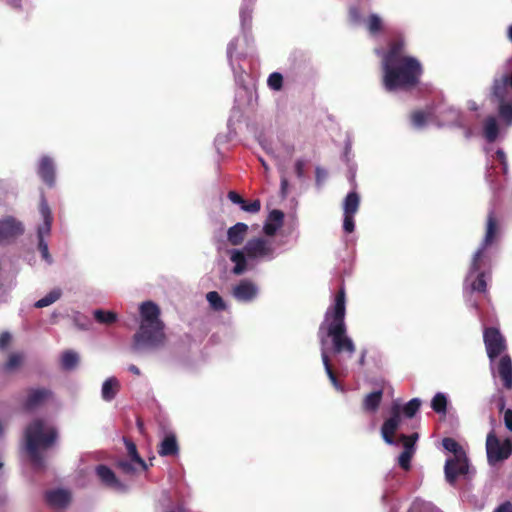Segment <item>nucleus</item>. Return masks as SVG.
<instances>
[{
  "instance_id": "nucleus-43",
  "label": "nucleus",
  "mask_w": 512,
  "mask_h": 512,
  "mask_svg": "<svg viewBox=\"0 0 512 512\" xmlns=\"http://www.w3.org/2000/svg\"><path fill=\"white\" fill-rule=\"evenodd\" d=\"M415 453H410L408 451H402V453L398 457L399 466L405 470L409 471L411 468V460Z\"/></svg>"
},
{
  "instance_id": "nucleus-52",
  "label": "nucleus",
  "mask_w": 512,
  "mask_h": 512,
  "mask_svg": "<svg viewBox=\"0 0 512 512\" xmlns=\"http://www.w3.org/2000/svg\"><path fill=\"white\" fill-rule=\"evenodd\" d=\"M228 198L231 202H233L234 204H238V205H242V204H245V200L243 199V197L241 195H239L237 192L235 191H230L228 192Z\"/></svg>"
},
{
  "instance_id": "nucleus-4",
  "label": "nucleus",
  "mask_w": 512,
  "mask_h": 512,
  "mask_svg": "<svg viewBox=\"0 0 512 512\" xmlns=\"http://www.w3.org/2000/svg\"><path fill=\"white\" fill-rule=\"evenodd\" d=\"M56 428L46 426L43 419H34L25 430L26 450L29 458L37 469L44 468V457L40 450L50 448L56 442Z\"/></svg>"
},
{
  "instance_id": "nucleus-16",
  "label": "nucleus",
  "mask_w": 512,
  "mask_h": 512,
  "mask_svg": "<svg viewBox=\"0 0 512 512\" xmlns=\"http://www.w3.org/2000/svg\"><path fill=\"white\" fill-rule=\"evenodd\" d=\"M38 175L49 187L55 184V165L49 156H43L38 165Z\"/></svg>"
},
{
  "instance_id": "nucleus-6",
  "label": "nucleus",
  "mask_w": 512,
  "mask_h": 512,
  "mask_svg": "<svg viewBox=\"0 0 512 512\" xmlns=\"http://www.w3.org/2000/svg\"><path fill=\"white\" fill-rule=\"evenodd\" d=\"M487 458L490 464L506 460L512 454V441L507 438L501 442L491 431L486 439Z\"/></svg>"
},
{
  "instance_id": "nucleus-32",
  "label": "nucleus",
  "mask_w": 512,
  "mask_h": 512,
  "mask_svg": "<svg viewBox=\"0 0 512 512\" xmlns=\"http://www.w3.org/2000/svg\"><path fill=\"white\" fill-rule=\"evenodd\" d=\"M79 362L78 354L74 351L67 350L62 354L61 365L65 370L74 369Z\"/></svg>"
},
{
  "instance_id": "nucleus-56",
  "label": "nucleus",
  "mask_w": 512,
  "mask_h": 512,
  "mask_svg": "<svg viewBox=\"0 0 512 512\" xmlns=\"http://www.w3.org/2000/svg\"><path fill=\"white\" fill-rule=\"evenodd\" d=\"M288 179L285 176L281 177V185H280V193L283 198H285L288 194Z\"/></svg>"
},
{
  "instance_id": "nucleus-17",
  "label": "nucleus",
  "mask_w": 512,
  "mask_h": 512,
  "mask_svg": "<svg viewBox=\"0 0 512 512\" xmlns=\"http://www.w3.org/2000/svg\"><path fill=\"white\" fill-rule=\"evenodd\" d=\"M39 209H40L41 216L43 218V223L41 225H39V227L37 229V238H38V240L39 239L45 240V237L49 236L51 233L53 217H52L50 207L45 200L41 201Z\"/></svg>"
},
{
  "instance_id": "nucleus-45",
  "label": "nucleus",
  "mask_w": 512,
  "mask_h": 512,
  "mask_svg": "<svg viewBox=\"0 0 512 512\" xmlns=\"http://www.w3.org/2000/svg\"><path fill=\"white\" fill-rule=\"evenodd\" d=\"M38 250L42 256V258L47 262V263H52V257L49 253V249H48V244L47 242L44 240V239H39L38 240Z\"/></svg>"
},
{
  "instance_id": "nucleus-22",
  "label": "nucleus",
  "mask_w": 512,
  "mask_h": 512,
  "mask_svg": "<svg viewBox=\"0 0 512 512\" xmlns=\"http://www.w3.org/2000/svg\"><path fill=\"white\" fill-rule=\"evenodd\" d=\"M383 398V390L373 391L367 394L362 402V408L365 412L374 413L378 410Z\"/></svg>"
},
{
  "instance_id": "nucleus-41",
  "label": "nucleus",
  "mask_w": 512,
  "mask_h": 512,
  "mask_svg": "<svg viewBox=\"0 0 512 512\" xmlns=\"http://www.w3.org/2000/svg\"><path fill=\"white\" fill-rule=\"evenodd\" d=\"M23 357L19 353H12L9 355L7 362L5 363L3 369L6 372H10L18 368L22 363Z\"/></svg>"
},
{
  "instance_id": "nucleus-2",
  "label": "nucleus",
  "mask_w": 512,
  "mask_h": 512,
  "mask_svg": "<svg viewBox=\"0 0 512 512\" xmlns=\"http://www.w3.org/2000/svg\"><path fill=\"white\" fill-rule=\"evenodd\" d=\"M141 323L139 330L133 336V351L143 348L156 349L164 346L166 336L164 323L160 320V309L152 301L140 305Z\"/></svg>"
},
{
  "instance_id": "nucleus-18",
  "label": "nucleus",
  "mask_w": 512,
  "mask_h": 512,
  "mask_svg": "<svg viewBox=\"0 0 512 512\" xmlns=\"http://www.w3.org/2000/svg\"><path fill=\"white\" fill-rule=\"evenodd\" d=\"M158 454L162 457L177 456L179 454V444L174 433L165 435L158 445Z\"/></svg>"
},
{
  "instance_id": "nucleus-34",
  "label": "nucleus",
  "mask_w": 512,
  "mask_h": 512,
  "mask_svg": "<svg viewBox=\"0 0 512 512\" xmlns=\"http://www.w3.org/2000/svg\"><path fill=\"white\" fill-rule=\"evenodd\" d=\"M506 86H510L512 88V72L509 75H505L501 82H495L493 93L498 99L504 98Z\"/></svg>"
},
{
  "instance_id": "nucleus-3",
  "label": "nucleus",
  "mask_w": 512,
  "mask_h": 512,
  "mask_svg": "<svg viewBox=\"0 0 512 512\" xmlns=\"http://www.w3.org/2000/svg\"><path fill=\"white\" fill-rule=\"evenodd\" d=\"M383 86L387 91L409 90L417 86L423 73L421 63L416 58L382 64Z\"/></svg>"
},
{
  "instance_id": "nucleus-50",
  "label": "nucleus",
  "mask_w": 512,
  "mask_h": 512,
  "mask_svg": "<svg viewBox=\"0 0 512 512\" xmlns=\"http://www.w3.org/2000/svg\"><path fill=\"white\" fill-rule=\"evenodd\" d=\"M343 229L346 233H352L354 231V215L344 214Z\"/></svg>"
},
{
  "instance_id": "nucleus-54",
  "label": "nucleus",
  "mask_w": 512,
  "mask_h": 512,
  "mask_svg": "<svg viewBox=\"0 0 512 512\" xmlns=\"http://www.w3.org/2000/svg\"><path fill=\"white\" fill-rule=\"evenodd\" d=\"M304 167H305V162L301 159L297 160L296 163H295V173L297 175L298 178H303L304 177Z\"/></svg>"
},
{
  "instance_id": "nucleus-5",
  "label": "nucleus",
  "mask_w": 512,
  "mask_h": 512,
  "mask_svg": "<svg viewBox=\"0 0 512 512\" xmlns=\"http://www.w3.org/2000/svg\"><path fill=\"white\" fill-rule=\"evenodd\" d=\"M444 474L446 481L454 486L459 477L471 479L475 474V470L470 467L469 459L464 457H449L444 465Z\"/></svg>"
},
{
  "instance_id": "nucleus-27",
  "label": "nucleus",
  "mask_w": 512,
  "mask_h": 512,
  "mask_svg": "<svg viewBox=\"0 0 512 512\" xmlns=\"http://www.w3.org/2000/svg\"><path fill=\"white\" fill-rule=\"evenodd\" d=\"M442 445L445 450L451 452L453 455L451 457H464L467 456L463 447L453 438L446 437L442 440Z\"/></svg>"
},
{
  "instance_id": "nucleus-9",
  "label": "nucleus",
  "mask_w": 512,
  "mask_h": 512,
  "mask_svg": "<svg viewBox=\"0 0 512 512\" xmlns=\"http://www.w3.org/2000/svg\"><path fill=\"white\" fill-rule=\"evenodd\" d=\"M390 417L386 419L381 427V435L383 440L389 445H396L395 433L401 423V407L393 404L390 410Z\"/></svg>"
},
{
  "instance_id": "nucleus-36",
  "label": "nucleus",
  "mask_w": 512,
  "mask_h": 512,
  "mask_svg": "<svg viewBox=\"0 0 512 512\" xmlns=\"http://www.w3.org/2000/svg\"><path fill=\"white\" fill-rule=\"evenodd\" d=\"M418 438H419L418 433H413L411 435L401 434L398 437V440L403 444V447H404L403 451L415 453V451H416L415 444H416Z\"/></svg>"
},
{
  "instance_id": "nucleus-13",
  "label": "nucleus",
  "mask_w": 512,
  "mask_h": 512,
  "mask_svg": "<svg viewBox=\"0 0 512 512\" xmlns=\"http://www.w3.org/2000/svg\"><path fill=\"white\" fill-rule=\"evenodd\" d=\"M405 41L399 36L392 39L388 44V50L383 53L382 64L401 61L404 58H413L405 54Z\"/></svg>"
},
{
  "instance_id": "nucleus-61",
  "label": "nucleus",
  "mask_w": 512,
  "mask_h": 512,
  "mask_svg": "<svg viewBox=\"0 0 512 512\" xmlns=\"http://www.w3.org/2000/svg\"><path fill=\"white\" fill-rule=\"evenodd\" d=\"M508 36H509V39L512 41V25L509 27Z\"/></svg>"
},
{
  "instance_id": "nucleus-55",
  "label": "nucleus",
  "mask_w": 512,
  "mask_h": 512,
  "mask_svg": "<svg viewBox=\"0 0 512 512\" xmlns=\"http://www.w3.org/2000/svg\"><path fill=\"white\" fill-rule=\"evenodd\" d=\"M504 424L509 431H512V410L507 409L504 412Z\"/></svg>"
},
{
  "instance_id": "nucleus-42",
  "label": "nucleus",
  "mask_w": 512,
  "mask_h": 512,
  "mask_svg": "<svg viewBox=\"0 0 512 512\" xmlns=\"http://www.w3.org/2000/svg\"><path fill=\"white\" fill-rule=\"evenodd\" d=\"M267 83L271 89L278 91L283 86V76L278 72H274L269 75Z\"/></svg>"
},
{
  "instance_id": "nucleus-8",
  "label": "nucleus",
  "mask_w": 512,
  "mask_h": 512,
  "mask_svg": "<svg viewBox=\"0 0 512 512\" xmlns=\"http://www.w3.org/2000/svg\"><path fill=\"white\" fill-rule=\"evenodd\" d=\"M483 339L487 355L491 360L497 358L506 349L505 339L497 328H486Z\"/></svg>"
},
{
  "instance_id": "nucleus-39",
  "label": "nucleus",
  "mask_w": 512,
  "mask_h": 512,
  "mask_svg": "<svg viewBox=\"0 0 512 512\" xmlns=\"http://www.w3.org/2000/svg\"><path fill=\"white\" fill-rule=\"evenodd\" d=\"M500 100L499 105V116L507 123L512 124V104L504 102L503 99Z\"/></svg>"
},
{
  "instance_id": "nucleus-47",
  "label": "nucleus",
  "mask_w": 512,
  "mask_h": 512,
  "mask_svg": "<svg viewBox=\"0 0 512 512\" xmlns=\"http://www.w3.org/2000/svg\"><path fill=\"white\" fill-rule=\"evenodd\" d=\"M241 209L243 211H246V212H249V213H257L260 211L261 209V202L260 200L256 199V200H253L252 202L248 203L246 200H245V204H242L241 205Z\"/></svg>"
},
{
  "instance_id": "nucleus-19",
  "label": "nucleus",
  "mask_w": 512,
  "mask_h": 512,
  "mask_svg": "<svg viewBox=\"0 0 512 512\" xmlns=\"http://www.w3.org/2000/svg\"><path fill=\"white\" fill-rule=\"evenodd\" d=\"M497 370L503 386L512 389V360L510 356L504 355L500 358Z\"/></svg>"
},
{
  "instance_id": "nucleus-31",
  "label": "nucleus",
  "mask_w": 512,
  "mask_h": 512,
  "mask_svg": "<svg viewBox=\"0 0 512 512\" xmlns=\"http://www.w3.org/2000/svg\"><path fill=\"white\" fill-rule=\"evenodd\" d=\"M94 318L98 323L110 325L117 320V314L112 311L97 309L93 312Z\"/></svg>"
},
{
  "instance_id": "nucleus-40",
  "label": "nucleus",
  "mask_w": 512,
  "mask_h": 512,
  "mask_svg": "<svg viewBox=\"0 0 512 512\" xmlns=\"http://www.w3.org/2000/svg\"><path fill=\"white\" fill-rule=\"evenodd\" d=\"M429 114L422 110H415L411 113V123L416 128H422L426 125Z\"/></svg>"
},
{
  "instance_id": "nucleus-28",
  "label": "nucleus",
  "mask_w": 512,
  "mask_h": 512,
  "mask_svg": "<svg viewBox=\"0 0 512 512\" xmlns=\"http://www.w3.org/2000/svg\"><path fill=\"white\" fill-rule=\"evenodd\" d=\"M499 134L498 124L494 117H488L484 123V136L488 142H494Z\"/></svg>"
},
{
  "instance_id": "nucleus-33",
  "label": "nucleus",
  "mask_w": 512,
  "mask_h": 512,
  "mask_svg": "<svg viewBox=\"0 0 512 512\" xmlns=\"http://www.w3.org/2000/svg\"><path fill=\"white\" fill-rule=\"evenodd\" d=\"M206 299L210 306L216 311H223L226 309V303L216 291H210L206 294Z\"/></svg>"
},
{
  "instance_id": "nucleus-46",
  "label": "nucleus",
  "mask_w": 512,
  "mask_h": 512,
  "mask_svg": "<svg viewBox=\"0 0 512 512\" xmlns=\"http://www.w3.org/2000/svg\"><path fill=\"white\" fill-rule=\"evenodd\" d=\"M487 284L484 278V274L480 273L472 283V289L477 292H485Z\"/></svg>"
},
{
  "instance_id": "nucleus-48",
  "label": "nucleus",
  "mask_w": 512,
  "mask_h": 512,
  "mask_svg": "<svg viewBox=\"0 0 512 512\" xmlns=\"http://www.w3.org/2000/svg\"><path fill=\"white\" fill-rule=\"evenodd\" d=\"M487 247L481 245V247L475 252L473 261H472V269L474 271H478L481 267V261L484 255V251Z\"/></svg>"
},
{
  "instance_id": "nucleus-25",
  "label": "nucleus",
  "mask_w": 512,
  "mask_h": 512,
  "mask_svg": "<svg viewBox=\"0 0 512 512\" xmlns=\"http://www.w3.org/2000/svg\"><path fill=\"white\" fill-rule=\"evenodd\" d=\"M246 254L243 251L236 250L231 255V261L235 263V266L232 270V272L235 275H241L245 272L247 269V261L245 258Z\"/></svg>"
},
{
  "instance_id": "nucleus-1",
  "label": "nucleus",
  "mask_w": 512,
  "mask_h": 512,
  "mask_svg": "<svg viewBox=\"0 0 512 512\" xmlns=\"http://www.w3.org/2000/svg\"><path fill=\"white\" fill-rule=\"evenodd\" d=\"M345 303V290L340 288L335 295L334 304L325 312L324 320L318 329V337L322 345L326 343L327 338L331 339L334 354H346L351 357L356 351V346L347 335Z\"/></svg>"
},
{
  "instance_id": "nucleus-30",
  "label": "nucleus",
  "mask_w": 512,
  "mask_h": 512,
  "mask_svg": "<svg viewBox=\"0 0 512 512\" xmlns=\"http://www.w3.org/2000/svg\"><path fill=\"white\" fill-rule=\"evenodd\" d=\"M448 400L444 393L438 392L431 401V408L437 414L445 415L447 413Z\"/></svg>"
},
{
  "instance_id": "nucleus-7",
  "label": "nucleus",
  "mask_w": 512,
  "mask_h": 512,
  "mask_svg": "<svg viewBox=\"0 0 512 512\" xmlns=\"http://www.w3.org/2000/svg\"><path fill=\"white\" fill-rule=\"evenodd\" d=\"M244 252L250 259L271 260L274 257V247L272 243L263 238H252L244 246Z\"/></svg>"
},
{
  "instance_id": "nucleus-10",
  "label": "nucleus",
  "mask_w": 512,
  "mask_h": 512,
  "mask_svg": "<svg viewBox=\"0 0 512 512\" xmlns=\"http://www.w3.org/2000/svg\"><path fill=\"white\" fill-rule=\"evenodd\" d=\"M25 232L21 221L13 216H5L0 219V242H13Z\"/></svg>"
},
{
  "instance_id": "nucleus-20",
  "label": "nucleus",
  "mask_w": 512,
  "mask_h": 512,
  "mask_svg": "<svg viewBox=\"0 0 512 512\" xmlns=\"http://www.w3.org/2000/svg\"><path fill=\"white\" fill-rule=\"evenodd\" d=\"M498 220L495 212L491 210L487 215L486 232L482 242L484 247L491 245L498 234Z\"/></svg>"
},
{
  "instance_id": "nucleus-29",
  "label": "nucleus",
  "mask_w": 512,
  "mask_h": 512,
  "mask_svg": "<svg viewBox=\"0 0 512 512\" xmlns=\"http://www.w3.org/2000/svg\"><path fill=\"white\" fill-rule=\"evenodd\" d=\"M124 441H125L128 456L130 457L131 461L139 464L140 467L142 468V470H147L148 466H147L146 462L143 460V458H141V456L138 454L137 447H136L135 443L129 439H124Z\"/></svg>"
},
{
  "instance_id": "nucleus-37",
  "label": "nucleus",
  "mask_w": 512,
  "mask_h": 512,
  "mask_svg": "<svg viewBox=\"0 0 512 512\" xmlns=\"http://www.w3.org/2000/svg\"><path fill=\"white\" fill-rule=\"evenodd\" d=\"M60 297H61V290L54 289V290L50 291L46 296L39 299L35 303V307H37V308L47 307V306L53 304L54 302H56Z\"/></svg>"
},
{
  "instance_id": "nucleus-38",
  "label": "nucleus",
  "mask_w": 512,
  "mask_h": 512,
  "mask_svg": "<svg viewBox=\"0 0 512 512\" xmlns=\"http://www.w3.org/2000/svg\"><path fill=\"white\" fill-rule=\"evenodd\" d=\"M367 29L372 35H376L383 29V23L381 18L376 14H371L366 22Z\"/></svg>"
},
{
  "instance_id": "nucleus-53",
  "label": "nucleus",
  "mask_w": 512,
  "mask_h": 512,
  "mask_svg": "<svg viewBox=\"0 0 512 512\" xmlns=\"http://www.w3.org/2000/svg\"><path fill=\"white\" fill-rule=\"evenodd\" d=\"M11 342V335L8 332H2L0 334V350L5 349Z\"/></svg>"
},
{
  "instance_id": "nucleus-24",
  "label": "nucleus",
  "mask_w": 512,
  "mask_h": 512,
  "mask_svg": "<svg viewBox=\"0 0 512 512\" xmlns=\"http://www.w3.org/2000/svg\"><path fill=\"white\" fill-rule=\"evenodd\" d=\"M321 357H322V362H323L326 374H327L331 384L334 386L335 389L342 391L343 387H342L341 383L339 382V380L336 376V373L333 370L332 364H331L330 359L325 350H322Z\"/></svg>"
},
{
  "instance_id": "nucleus-21",
  "label": "nucleus",
  "mask_w": 512,
  "mask_h": 512,
  "mask_svg": "<svg viewBox=\"0 0 512 512\" xmlns=\"http://www.w3.org/2000/svg\"><path fill=\"white\" fill-rule=\"evenodd\" d=\"M248 232V226L245 223L238 222L227 231V240L233 246L243 243Z\"/></svg>"
},
{
  "instance_id": "nucleus-44",
  "label": "nucleus",
  "mask_w": 512,
  "mask_h": 512,
  "mask_svg": "<svg viewBox=\"0 0 512 512\" xmlns=\"http://www.w3.org/2000/svg\"><path fill=\"white\" fill-rule=\"evenodd\" d=\"M268 221L275 223V226L282 227L284 221V213L281 210L274 209L268 215Z\"/></svg>"
},
{
  "instance_id": "nucleus-26",
  "label": "nucleus",
  "mask_w": 512,
  "mask_h": 512,
  "mask_svg": "<svg viewBox=\"0 0 512 512\" xmlns=\"http://www.w3.org/2000/svg\"><path fill=\"white\" fill-rule=\"evenodd\" d=\"M359 204V195L356 192L348 193L344 200V214L355 215L359 209Z\"/></svg>"
},
{
  "instance_id": "nucleus-59",
  "label": "nucleus",
  "mask_w": 512,
  "mask_h": 512,
  "mask_svg": "<svg viewBox=\"0 0 512 512\" xmlns=\"http://www.w3.org/2000/svg\"><path fill=\"white\" fill-rule=\"evenodd\" d=\"M366 354H367V351L366 350H362L361 351V355L359 357V360H358V364L363 367L366 363Z\"/></svg>"
},
{
  "instance_id": "nucleus-14",
  "label": "nucleus",
  "mask_w": 512,
  "mask_h": 512,
  "mask_svg": "<svg viewBox=\"0 0 512 512\" xmlns=\"http://www.w3.org/2000/svg\"><path fill=\"white\" fill-rule=\"evenodd\" d=\"M44 498L51 508L63 509L71 502V493L66 489H52L45 492Z\"/></svg>"
},
{
  "instance_id": "nucleus-49",
  "label": "nucleus",
  "mask_w": 512,
  "mask_h": 512,
  "mask_svg": "<svg viewBox=\"0 0 512 512\" xmlns=\"http://www.w3.org/2000/svg\"><path fill=\"white\" fill-rule=\"evenodd\" d=\"M116 465L124 474L133 475L136 472L133 464L127 460H120Z\"/></svg>"
},
{
  "instance_id": "nucleus-15",
  "label": "nucleus",
  "mask_w": 512,
  "mask_h": 512,
  "mask_svg": "<svg viewBox=\"0 0 512 512\" xmlns=\"http://www.w3.org/2000/svg\"><path fill=\"white\" fill-rule=\"evenodd\" d=\"M258 293L257 286L250 280H241L236 286L233 287L232 295L240 302L252 301Z\"/></svg>"
},
{
  "instance_id": "nucleus-57",
  "label": "nucleus",
  "mask_w": 512,
  "mask_h": 512,
  "mask_svg": "<svg viewBox=\"0 0 512 512\" xmlns=\"http://www.w3.org/2000/svg\"><path fill=\"white\" fill-rule=\"evenodd\" d=\"M495 157L504 166V170H506L507 160H506V155H505L504 151L502 149H498L495 152Z\"/></svg>"
},
{
  "instance_id": "nucleus-35",
  "label": "nucleus",
  "mask_w": 512,
  "mask_h": 512,
  "mask_svg": "<svg viewBox=\"0 0 512 512\" xmlns=\"http://www.w3.org/2000/svg\"><path fill=\"white\" fill-rule=\"evenodd\" d=\"M421 404L422 401L419 398H413L403 406L401 412L404 414L405 417L413 418L419 411Z\"/></svg>"
},
{
  "instance_id": "nucleus-58",
  "label": "nucleus",
  "mask_w": 512,
  "mask_h": 512,
  "mask_svg": "<svg viewBox=\"0 0 512 512\" xmlns=\"http://www.w3.org/2000/svg\"><path fill=\"white\" fill-rule=\"evenodd\" d=\"M494 512H512V503L510 501H506L500 504Z\"/></svg>"
},
{
  "instance_id": "nucleus-60",
  "label": "nucleus",
  "mask_w": 512,
  "mask_h": 512,
  "mask_svg": "<svg viewBox=\"0 0 512 512\" xmlns=\"http://www.w3.org/2000/svg\"><path fill=\"white\" fill-rule=\"evenodd\" d=\"M128 370H129L131 373H133V374H135V375H137V376H139V375L141 374L140 369H139L136 365H134V364H131V365L129 366Z\"/></svg>"
},
{
  "instance_id": "nucleus-11",
  "label": "nucleus",
  "mask_w": 512,
  "mask_h": 512,
  "mask_svg": "<svg viewBox=\"0 0 512 512\" xmlns=\"http://www.w3.org/2000/svg\"><path fill=\"white\" fill-rule=\"evenodd\" d=\"M52 397L53 393L48 388H30L27 390V396L22 402V408L25 411H34L46 404Z\"/></svg>"
},
{
  "instance_id": "nucleus-12",
  "label": "nucleus",
  "mask_w": 512,
  "mask_h": 512,
  "mask_svg": "<svg viewBox=\"0 0 512 512\" xmlns=\"http://www.w3.org/2000/svg\"><path fill=\"white\" fill-rule=\"evenodd\" d=\"M95 472L105 487L117 492L127 491V486L119 480L114 471L108 466L100 464L95 468Z\"/></svg>"
},
{
  "instance_id": "nucleus-62",
  "label": "nucleus",
  "mask_w": 512,
  "mask_h": 512,
  "mask_svg": "<svg viewBox=\"0 0 512 512\" xmlns=\"http://www.w3.org/2000/svg\"><path fill=\"white\" fill-rule=\"evenodd\" d=\"M262 165L264 166V168H265V169H267V168H268V167H267V165H266V163H265L263 160H262Z\"/></svg>"
},
{
  "instance_id": "nucleus-23",
  "label": "nucleus",
  "mask_w": 512,
  "mask_h": 512,
  "mask_svg": "<svg viewBox=\"0 0 512 512\" xmlns=\"http://www.w3.org/2000/svg\"><path fill=\"white\" fill-rule=\"evenodd\" d=\"M120 391V383L115 377L106 379L102 385L101 395L105 401L113 400Z\"/></svg>"
},
{
  "instance_id": "nucleus-51",
  "label": "nucleus",
  "mask_w": 512,
  "mask_h": 512,
  "mask_svg": "<svg viewBox=\"0 0 512 512\" xmlns=\"http://www.w3.org/2000/svg\"><path fill=\"white\" fill-rule=\"evenodd\" d=\"M279 228V226H275V223H271L267 220L264 224L263 231L267 236H274Z\"/></svg>"
}]
</instances>
